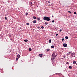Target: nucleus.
Masks as SVG:
<instances>
[{
	"mask_svg": "<svg viewBox=\"0 0 77 77\" xmlns=\"http://www.w3.org/2000/svg\"><path fill=\"white\" fill-rule=\"evenodd\" d=\"M44 20L47 21H49L50 20V19L48 17H44L43 18Z\"/></svg>",
	"mask_w": 77,
	"mask_h": 77,
	"instance_id": "nucleus-1",
	"label": "nucleus"
},
{
	"mask_svg": "<svg viewBox=\"0 0 77 77\" xmlns=\"http://www.w3.org/2000/svg\"><path fill=\"white\" fill-rule=\"evenodd\" d=\"M52 57H53V59H55L54 57H56V55H55V54L54 53H53L52 54Z\"/></svg>",
	"mask_w": 77,
	"mask_h": 77,
	"instance_id": "nucleus-2",
	"label": "nucleus"
},
{
	"mask_svg": "<svg viewBox=\"0 0 77 77\" xmlns=\"http://www.w3.org/2000/svg\"><path fill=\"white\" fill-rule=\"evenodd\" d=\"M71 56L73 57H74L75 56V54L74 53H73L71 54Z\"/></svg>",
	"mask_w": 77,
	"mask_h": 77,
	"instance_id": "nucleus-3",
	"label": "nucleus"
},
{
	"mask_svg": "<svg viewBox=\"0 0 77 77\" xmlns=\"http://www.w3.org/2000/svg\"><path fill=\"white\" fill-rule=\"evenodd\" d=\"M63 47H67V44L65 43V44H63Z\"/></svg>",
	"mask_w": 77,
	"mask_h": 77,
	"instance_id": "nucleus-4",
	"label": "nucleus"
},
{
	"mask_svg": "<svg viewBox=\"0 0 77 77\" xmlns=\"http://www.w3.org/2000/svg\"><path fill=\"white\" fill-rule=\"evenodd\" d=\"M39 54V55L40 57H42V55L41 54Z\"/></svg>",
	"mask_w": 77,
	"mask_h": 77,
	"instance_id": "nucleus-5",
	"label": "nucleus"
},
{
	"mask_svg": "<svg viewBox=\"0 0 77 77\" xmlns=\"http://www.w3.org/2000/svg\"><path fill=\"white\" fill-rule=\"evenodd\" d=\"M48 24V22H46L45 23V25H47V24Z\"/></svg>",
	"mask_w": 77,
	"mask_h": 77,
	"instance_id": "nucleus-6",
	"label": "nucleus"
},
{
	"mask_svg": "<svg viewBox=\"0 0 77 77\" xmlns=\"http://www.w3.org/2000/svg\"><path fill=\"white\" fill-rule=\"evenodd\" d=\"M73 64H75V63H76V62L75 61H74L73 62Z\"/></svg>",
	"mask_w": 77,
	"mask_h": 77,
	"instance_id": "nucleus-7",
	"label": "nucleus"
},
{
	"mask_svg": "<svg viewBox=\"0 0 77 77\" xmlns=\"http://www.w3.org/2000/svg\"><path fill=\"white\" fill-rule=\"evenodd\" d=\"M69 69H72V66H69Z\"/></svg>",
	"mask_w": 77,
	"mask_h": 77,
	"instance_id": "nucleus-8",
	"label": "nucleus"
},
{
	"mask_svg": "<svg viewBox=\"0 0 77 77\" xmlns=\"http://www.w3.org/2000/svg\"><path fill=\"white\" fill-rule=\"evenodd\" d=\"M33 19H36V18H37L35 17L34 16L33 17Z\"/></svg>",
	"mask_w": 77,
	"mask_h": 77,
	"instance_id": "nucleus-9",
	"label": "nucleus"
},
{
	"mask_svg": "<svg viewBox=\"0 0 77 77\" xmlns=\"http://www.w3.org/2000/svg\"><path fill=\"white\" fill-rule=\"evenodd\" d=\"M50 51V49H47V51Z\"/></svg>",
	"mask_w": 77,
	"mask_h": 77,
	"instance_id": "nucleus-10",
	"label": "nucleus"
},
{
	"mask_svg": "<svg viewBox=\"0 0 77 77\" xmlns=\"http://www.w3.org/2000/svg\"><path fill=\"white\" fill-rule=\"evenodd\" d=\"M51 47L52 48H54V46L53 45H52L51 46Z\"/></svg>",
	"mask_w": 77,
	"mask_h": 77,
	"instance_id": "nucleus-11",
	"label": "nucleus"
},
{
	"mask_svg": "<svg viewBox=\"0 0 77 77\" xmlns=\"http://www.w3.org/2000/svg\"><path fill=\"white\" fill-rule=\"evenodd\" d=\"M24 42H27V41H28V40H27V39H26L24 40Z\"/></svg>",
	"mask_w": 77,
	"mask_h": 77,
	"instance_id": "nucleus-12",
	"label": "nucleus"
},
{
	"mask_svg": "<svg viewBox=\"0 0 77 77\" xmlns=\"http://www.w3.org/2000/svg\"><path fill=\"white\" fill-rule=\"evenodd\" d=\"M49 43H51V39H50L49 40Z\"/></svg>",
	"mask_w": 77,
	"mask_h": 77,
	"instance_id": "nucleus-13",
	"label": "nucleus"
},
{
	"mask_svg": "<svg viewBox=\"0 0 77 77\" xmlns=\"http://www.w3.org/2000/svg\"><path fill=\"white\" fill-rule=\"evenodd\" d=\"M36 20H34L33 21V23H36Z\"/></svg>",
	"mask_w": 77,
	"mask_h": 77,
	"instance_id": "nucleus-14",
	"label": "nucleus"
},
{
	"mask_svg": "<svg viewBox=\"0 0 77 77\" xmlns=\"http://www.w3.org/2000/svg\"><path fill=\"white\" fill-rule=\"evenodd\" d=\"M17 57H19V58L20 57V55H17Z\"/></svg>",
	"mask_w": 77,
	"mask_h": 77,
	"instance_id": "nucleus-15",
	"label": "nucleus"
},
{
	"mask_svg": "<svg viewBox=\"0 0 77 77\" xmlns=\"http://www.w3.org/2000/svg\"><path fill=\"white\" fill-rule=\"evenodd\" d=\"M66 39H68V36H66L65 37Z\"/></svg>",
	"mask_w": 77,
	"mask_h": 77,
	"instance_id": "nucleus-16",
	"label": "nucleus"
},
{
	"mask_svg": "<svg viewBox=\"0 0 77 77\" xmlns=\"http://www.w3.org/2000/svg\"><path fill=\"white\" fill-rule=\"evenodd\" d=\"M29 51H32V49L29 48Z\"/></svg>",
	"mask_w": 77,
	"mask_h": 77,
	"instance_id": "nucleus-17",
	"label": "nucleus"
},
{
	"mask_svg": "<svg viewBox=\"0 0 77 77\" xmlns=\"http://www.w3.org/2000/svg\"><path fill=\"white\" fill-rule=\"evenodd\" d=\"M74 14L77 15V13L76 12H74Z\"/></svg>",
	"mask_w": 77,
	"mask_h": 77,
	"instance_id": "nucleus-18",
	"label": "nucleus"
},
{
	"mask_svg": "<svg viewBox=\"0 0 77 77\" xmlns=\"http://www.w3.org/2000/svg\"><path fill=\"white\" fill-rule=\"evenodd\" d=\"M28 15V13H26V15L27 16Z\"/></svg>",
	"mask_w": 77,
	"mask_h": 77,
	"instance_id": "nucleus-19",
	"label": "nucleus"
},
{
	"mask_svg": "<svg viewBox=\"0 0 77 77\" xmlns=\"http://www.w3.org/2000/svg\"><path fill=\"white\" fill-rule=\"evenodd\" d=\"M37 20H38V21H39V20H40V19L39 18H38Z\"/></svg>",
	"mask_w": 77,
	"mask_h": 77,
	"instance_id": "nucleus-20",
	"label": "nucleus"
},
{
	"mask_svg": "<svg viewBox=\"0 0 77 77\" xmlns=\"http://www.w3.org/2000/svg\"><path fill=\"white\" fill-rule=\"evenodd\" d=\"M41 28H42V29H44V27L43 26H42L41 27Z\"/></svg>",
	"mask_w": 77,
	"mask_h": 77,
	"instance_id": "nucleus-21",
	"label": "nucleus"
},
{
	"mask_svg": "<svg viewBox=\"0 0 77 77\" xmlns=\"http://www.w3.org/2000/svg\"><path fill=\"white\" fill-rule=\"evenodd\" d=\"M7 19H8V18H7V17H5V20H7Z\"/></svg>",
	"mask_w": 77,
	"mask_h": 77,
	"instance_id": "nucleus-22",
	"label": "nucleus"
},
{
	"mask_svg": "<svg viewBox=\"0 0 77 77\" xmlns=\"http://www.w3.org/2000/svg\"><path fill=\"white\" fill-rule=\"evenodd\" d=\"M68 12H69V13H70V14H71V12L70 11H68Z\"/></svg>",
	"mask_w": 77,
	"mask_h": 77,
	"instance_id": "nucleus-23",
	"label": "nucleus"
},
{
	"mask_svg": "<svg viewBox=\"0 0 77 77\" xmlns=\"http://www.w3.org/2000/svg\"><path fill=\"white\" fill-rule=\"evenodd\" d=\"M16 60L17 61V60H18V59L17 58H16Z\"/></svg>",
	"mask_w": 77,
	"mask_h": 77,
	"instance_id": "nucleus-24",
	"label": "nucleus"
},
{
	"mask_svg": "<svg viewBox=\"0 0 77 77\" xmlns=\"http://www.w3.org/2000/svg\"><path fill=\"white\" fill-rule=\"evenodd\" d=\"M26 25H29V23H26Z\"/></svg>",
	"mask_w": 77,
	"mask_h": 77,
	"instance_id": "nucleus-25",
	"label": "nucleus"
},
{
	"mask_svg": "<svg viewBox=\"0 0 77 77\" xmlns=\"http://www.w3.org/2000/svg\"><path fill=\"white\" fill-rule=\"evenodd\" d=\"M66 56H69V54H66Z\"/></svg>",
	"mask_w": 77,
	"mask_h": 77,
	"instance_id": "nucleus-26",
	"label": "nucleus"
},
{
	"mask_svg": "<svg viewBox=\"0 0 77 77\" xmlns=\"http://www.w3.org/2000/svg\"><path fill=\"white\" fill-rule=\"evenodd\" d=\"M61 40L62 41H64V38H62Z\"/></svg>",
	"mask_w": 77,
	"mask_h": 77,
	"instance_id": "nucleus-27",
	"label": "nucleus"
},
{
	"mask_svg": "<svg viewBox=\"0 0 77 77\" xmlns=\"http://www.w3.org/2000/svg\"><path fill=\"white\" fill-rule=\"evenodd\" d=\"M54 20H53L52 21V23H54Z\"/></svg>",
	"mask_w": 77,
	"mask_h": 77,
	"instance_id": "nucleus-28",
	"label": "nucleus"
},
{
	"mask_svg": "<svg viewBox=\"0 0 77 77\" xmlns=\"http://www.w3.org/2000/svg\"><path fill=\"white\" fill-rule=\"evenodd\" d=\"M56 36H57L58 35V34H56Z\"/></svg>",
	"mask_w": 77,
	"mask_h": 77,
	"instance_id": "nucleus-29",
	"label": "nucleus"
},
{
	"mask_svg": "<svg viewBox=\"0 0 77 77\" xmlns=\"http://www.w3.org/2000/svg\"><path fill=\"white\" fill-rule=\"evenodd\" d=\"M69 64V63L68 62H67L66 63V64Z\"/></svg>",
	"mask_w": 77,
	"mask_h": 77,
	"instance_id": "nucleus-30",
	"label": "nucleus"
},
{
	"mask_svg": "<svg viewBox=\"0 0 77 77\" xmlns=\"http://www.w3.org/2000/svg\"><path fill=\"white\" fill-rule=\"evenodd\" d=\"M60 32H62V29H60Z\"/></svg>",
	"mask_w": 77,
	"mask_h": 77,
	"instance_id": "nucleus-31",
	"label": "nucleus"
},
{
	"mask_svg": "<svg viewBox=\"0 0 77 77\" xmlns=\"http://www.w3.org/2000/svg\"><path fill=\"white\" fill-rule=\"evenodd\" d=\"M71 52H69V54H71Z\"/></svg>",
	"mask_w": 77,
	"mask_h": 77,
	"instance_id": "nucleus-32",
	"label": "nucleus"
},
{
	"mask_svg": "<svg viewBox=\"0 0 77 77\" xmlns=\"http://www.w3.org/2000/svg\"><path fill=\"white\" fill-rule=\"evenodd\" d=\"M63 57H64V58H65V56H64Z\"/></svg>",
	"mask_w": 77,
	"mask_h": 77,
	"instance_id": "nucleus-33",
	"label": "nucleus"
},
{
	"mask_svg": "<svg viewBox=\"0 0 77 77\" xmlns=\"http://www.w3.org/2000/svg\"><path fill=\"white\" fill-rule=\"evenodd\" d=\"M48 2L49 3H50V2L49 1H48Z\"/></svg>",
	"mask_w": 77,
	"mask_h": 77,
	"instance_id": "nucleus-34",
	"label": "nucleus"
},
{
	"mask_svg": "<svg viewBox=\"0 0 77 77\" xmlns=\"http://www.w3.org/2000/svg\"><path fill=\"white\" fill-rule=\"evenodd\" d=\"M34 4H36V2H34Z\"/></svg>",
	"mask_w": 77,
	"mask_h": 77,
	"instance_id": "nucleus-35",
	"label": "nucleus"
},
{
	"mask_svg": "<svg viewBox=\"0 0 77 77\" xmlns=\"http://www.w3.org/2000/svg\"><path fill=\"white\" fill-rule=\"evenodd\" d=\"M39 28H40V27H38V29H39Z\"/></svg>",
	"mask_w": 77,
	"mask_h": 77,
	"instance_id": "nucleus-36",
	"label": "nucleus"
},
{
	"mask_svg": "<svg viewBox=\"0 0 77 77\" xmlns=\"http://www.w3.org/2000/svg\"><path fill=\"white\" fill-rule=\"evenodd\" d=\"M54 17V16H53V15H52V17Z\"/></svg>",
	"mask_w": 77,
	"mask_h": 77,
	"instance_id": "nucleus-37",
	"label": "nucleus"
},
{
	"mask_svg": "<svg viewBox=\"0 0 77 77\" xmlns=\"http://www.w3.org/2000/svg\"><path fill=\"white\" fill-rule=\"evenodd\" d=\"M30 3H31V4H32V2H31Z\"/></svg>",
	"mask_w": 77,
	"mask_h": 77,
	"instance_id": "nucleus-38",
	"label": "nucleus"
},
{
	"mask_svg": "<svg viewBox=\"0 0 77 77\" xmlns=\"http://www.w3.org/2000/svg\"><path fill=\"white\" fill-rule=\"evenodd\" d=\"M51 60H53V58H51Z\"/></svg>",
	"mask_w": 77,
	"mask_h": 77,
	"instance_id": "nucleus-39",
	"label": "nucleus"
},
{
	"mask_svg": "<svg viewBox=\"0 0 77 77\" xmlns=\"http://www.w3.org/2000/svg\"><path fill=\"white\" fill-rule=\"evenodd\" d=\"M32 4V5H34V4Z\"/></svg>",
	"mask_w": 77,
	"mask_h": 77,
	"instance_id": "nucleus-40",
	"label": "nucleus"
},
{
	"mask_svg": "<svg viewBox=\"0 0 77 77\" xmlns=\"http://www.w3.org/2000/svg\"><path fill=\"white\" fill-rule=\"evenodd\" d=\"M31 6H32V5H31Z\"/></svg>",
	"mask_w": 77,
	"mask_h": 77,
	"instance_id": "nucleus-41",
	"label": "nucleus"
},
{
	"mask_svg": "<svg viewBox=\"0 0 77 77\" xmlns=\"http://www.w3.org/2000/svg\"><path fill=\"white\" fill-rule=\"evenodd\" d=\"M50 6V4L48 6Z\"/></svg>",
	"mask_w": 77,
	"mask_h": 77,
	"instance_id": "nucleus-42",
	"label": "nucleus"
},
{
	"mask_svg": "<svg viewBox=\"0 0 77 77\" xmlns=\"http://www.w3.org/2000/svg\"><path fill=\"white\" fill-rule=\"evenodd\" d=\"M12 40V38H11V40Z\"/></svg>",
	"mask_w": 77,
	"mask_h": 77,
	"instance_id": "nucleus-43",
	"label": "nucleus"
}]
</instances>
